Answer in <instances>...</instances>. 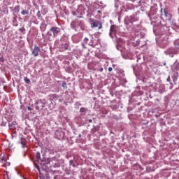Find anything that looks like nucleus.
Returning <instances> with one entry per match:
<instances>
[{
	"label": "nucleus",
	"instance_id": "nucleus-1",
	"mask_svg": "<svg viewBox=\"0 0 179 179\" xmlns=\"http://www.w3.org/2000/svg\"><path fill=\"white\" fill-rule=\"evenodd\" d=\"M89 22L91 24L92 29L94 27H99V29H102L103 24L101 22H99V21H95L92 18H90Z\"/></svg>",
	"mask_w": 179,
	"mask_h": 179
},
{
	"label": "nucleus",
	"instance_id": "nucleus-2",
	"mask_svg": "<svg viewBox=\"0 0 179 179\" xmlns=\"http://www.w3.org/2000/svg\"><path fill=\"white\" fill-rule=\"evenodd\" d=\"M120 28L116 25H112L110 29V37H114L117 34V32L118 31V29Z\"/></svg>",
	"mask_w": 179,
	"mask_h": 179
},
{
	"label": "nucleus",
	"instance_id": "nucleus-3",
	"mask_svg": "<svg viewBox=\"0 0 179 179\" xmlns=\"http://www.w3.org/2000/svg\"><path fill=\"white\" fill-rule=\"evenodd\" d=\"M0 163L2 164V167H8L10 166V163L6 161V157L5 156L0 155Z\"/></svg>",
	"mask_w": 179,
	"mask_h": 179
},
{
	"label": "nucleus",
	"instance_id": "nucleus-4",
	"mask_svg": "<svg viewBox=\"0 0 179 179\" xmlns=\"http://www.w3.org/2000/svg\"><path fill=\"white\" fill-rule=\"evenodd\" d=\"M50 163H51V159L50 158H48L42 160L41 159L40 164L43 166V167L44 166L48 167V166H49V167H51Z\"/></svg>",
	"mask_w": 179,
	"mask_h": 179
},
{
	"label": "nucleus",
	"instance_id": "nucleus-5",
	"mask_svg": "<svg viewBox=\"0 0 179 179\" xmlns=\"http://www.w3.org/2000/svg\"><path fill=\"white\" fill-rule=\"evenodd\" d=\"M50 31L53 34V37H57L61 32V29L57 27H52L50 28Z\"/></svg>",
	"mask_w": 179,
	"mask_h": 179
},
{
	"label": "nucleus",
	"instance_id": "nucleus-6",
	"mask_svg": "<svg viewBox=\"0 0 179 179\" xmlns=\"http://www.w3.org/2000/svg\"><path fill=\"white\" fill-rule=\"evenodd\" d=\"M55 135L57 139H62L65 136V133L61 130H57L55 131Z\"/></svg>",
	"mask_w": 179,
	"mask_h": 179
},
{
	"label": "nucleus",
	"instance_id": "nucleus-7",
	"mask_svg": "<svg viewBox=\"0 0 179 179\" xmlns=\"http://www.w3.org/2000/svg\"><path fill=\"white\" fill-rule=\"evenodd\" d=\"M39 52H40V47L35 45L34 48L32 50L33 55H34V57H38Z\"/></svg>",
	"mask_w": 179,
	"mask_h": 179
},
{
	"label": "nucleus",
	"instance_id": "nucleus-8",
	"mask_svg": "<svg viewBox=\"0 0 179 179\" xmlns=\"http://www.w3.org/2000/svg\"><path fill=\"white\" fill-rule=\"evenodd\" d=\"M20 143H21L22 148H26V146H27V145L26 144V139L25 138H22L21 140H20Z\"/></svg>",
	"mask_w": 179,
	"mask_h": 179
},
{
	"label": "nucleus",
	"instance_id": "nucleus-9",
	"mask_svg": "<svg viewBox=\"0 0 179 179\" xmlns=\"http://www.w3.org/2000/svg\"><path fill=\"white\" fill-rule=\"evenodd\" d=\"M36 162H38V163H40V161L41 160V155L40 154L39 152H37L36 154Z\"/></svg>",
	"mask_w": 179,
	"mask_h": 179
},
{
	"label": "nucleus",
	"instance_id": "nucleus-10",
	"mask_svg": "<svg viewBox=\"0 0 179 179\" xmlns=\"http://www.w3.org/2000/svg\"><path fill=\"white\" fill-rule=\"evenodd\" d=\"M69 48V45L68 43H65L64 45H62V51H65V50H68Z\"/></svg>",
	"mask_w": 179,
	"mask_h": 179
},
{
	"label": "nucleus",
	"instance_id": "nucleus-11",
	"mask_svg": "<svg viewBox=\"0 0 179 179\" xmlns=\"http://www.w3.org/2000/svg\"><path fill=\"white\" fill-rule=\"evenodd\" d=\"M14 10L15 12H16L17 13H19L20 10V6H16L14 8Z\"/></svg>",
	"mask_w": 179,
	"mask_h": 179
},
{
	"label": "nucleus",
	"instance_id": "nucleus-12",
	"mask_svg": "<svg viewBox=\"0 0 179 179\" xmlns=\"http://www.w3.org/2000/svg\"><path fill=\"white\" fill-rule=\"evenodd\" d=\"M21 14L24 15H29V10H24L21 12Z\"/></svg>",
	"mask_w": 179,
	"mask_h": 179
},
{
	"label": "nucleus",
	"instance_id": "nucleus-13",
	"mask_svg": "<svg viewBox=\"0 0 179 179\" xmlns=\"http://www.w3.org/2000/svg\"><path fill=\"white\" fill-rule=\"evenodd\" d=\"M24 80L25 83H27V85H29L30 79H29L27 77H24Z\"/></svg>",
	"mask_w": 179,
	"mask_h": 179
},
{
	"label": "nucleus",
	"instance_id": "nucleus-14",
	"mask_svg": "<svg viewBox=\"0 0 179 179\" xmlns=\"http://www.w3.org/2000/svg\"><path fill=\"white\" fill-rule=\"evenodd\" d=\"M52 99H54V100H58V94H52Z\"/></svg>",
	"mask_w": 179,
	"mask_h": 179
},
{
	"label": "nucleus",
	"instance_id": "nucleus-15",
	"mask_svg": "<svg viewBox=\"0 0 179 179\" xmlns=\"http://www.w3.org/2000/svg\"><path fill=\"white\" fill-rule=\"evenodd\" d=\"M36 15H37V17H38L39 19L42 17H41V13L40 11H38V12H37Z\"/></svg>",
	"mask_w": 179,
	"mask_h": 179
},
{
	"label": "nucleus",
	"instance_id": "nucleus-16",
	"mask_svg": "<svg viewBox=\"0 0 179 179\" xmlns=\"http://www.w3.org/2000/svg\"><path fill=\"white\" fill-rule=\"evenodd\" d=\"M69 164H70V166H73V167H75V164L73 163V160H70Z\"/></svg>",
	"mask_w": 179,
	"mask_h": 179
},
{
	"label": "nucleus",
	"instance_id": "nucleus-17",
	"mask_svg": "<svg viewBox=\"0 0 179 179\" xmlns=\"http://www.w3.org/2000/svg\"><path fill=\"white\" fill-rule=\"evenodd\" d=\"M80 113H85V112H86V108H81L80 109Z\"/></svg>",
	"mask_w": 179,
	"mask_h": 179
},
{
	"label": "nucleus",
	"instance_id": "nucleus-18",
	"mask_svg": "<svg viewBox=\"0 0 179 179\" xmlns=\"http://www.w3.org/2000/svg\"><path fill=\"white\" fill-rule=\"evenodd\" d=\"M84 43H85V44H87V43H89V38H84Z\"/></svg>",
	"mask_w": 179,
	"mask_h": 179
},
{
	"label": "nucleus",
	"instance_id": "nucleus-19",
	"mask_svg": "<svg viewBox=\"0 0 179 179\" xmlns=\"http://www.w3.org/2000/svg\"><path fill=\"white\" fill-rule=\"evenodd\" d=\"M41 26H42V27H43L45 29H45H47V24H45V23L41 24Z\"/></svg>",
	"mask_w": 179,
	"mask_h": 179
},
{
	"label": "nucleus",
	"instance_id": "nucleus-20",
	"mask_svg": "<svg viewBox=\"0 0 179 179\" xmlns=\"http://www.w3.org/2000/svg\"><path fill=\"white\" fill-rule=\"evenodd\" d=\"M20 31H26V29L22 27V28L20 29Z\"/></svg>",
	"mask_w": 179,
	"mask_h": 179
},
{
	"label": "nucleus",
	"instance_id": "nucleus-21",
	"mask_svg": "<svg viewBox=\"0 0 179 179\" xmlns=\"http://www.w3.org/2000/svg\"><path fill=\"white\" fill-rule=\"evenodd\" d=\"M62 87H64L66 89L67 86H66V83H62Z\"/></svg>",
	"mask_w": 179,
	"mask_h": 179
},
{
	"label": "nucleus",
	"instance_id": "nucleus-22",
	"mask_svg": "<svg viewBox=\"0 0 179 179\" xmlns=\"http://www.w3.org/2000/svg\"><path fill=\"white\" fill-rule=\"evenodd\" d=\"M108 71H109V72H111V71H113V68L109 67V68H108Z\"/></svg>",
	"mask_w": 179,
	"mask_h": 179
},
{
	"label": "nucleus",
	"instance_id": "nucleus-23",
	"mask_svg": "<svg viewBox=\"0 0 179 179\" xmlns=\"http://www.w3.org/2000/svg\"><path fill=\"white\" fill-rule=\"evenodd\" d=\"M27 110H29L30 111L31 110V108L30 106H28Z\"/></svg>",
	"mask_w": 179,
	"mask_h": 179
},
{
	"label": "nucleus",
	"instance_id": "nucleus-24",
	"mask_svg": "<svg viewBox=\"0 0 179 179\" xmlns=\"http://www.w3.org/2000/svg\"><path fill=\"white\" fill-rule=\"evenodd\" d=\"M89 122H93V120L92 119L88 120Z\"/></svg>",
	"mask_w": 179,
	"mask_h": 179
},
{
	"label": "nucleus",
	"instance_id": "nucleus-25",
	"mask_svg": "<svg viewBox=\"0 0 179 179\" xmlns=\"http://www.w3.org/2000/svg\"><path fill=\"white\" fill-rule=\"evenodd\" d=\"M48 36H52V34H51V33L48 32Z\"/></svg>",
	"mask_w": 179,
	"mask_h": 179
},
{
	"label": "nucleus",
	"instance_id": "nucleus-26",
	"mask_svg": "<svg viewBox=\"0 0 179 179\" xmlns=\"http://www.w3.org/2000/svg\"><path fill=\"white\" fill-rule=\"evenodd\" d=\"M37 170H38V171H40V167L39 166H36Z\"/></svg>",
	"mask_w": 179,
	"mask_h": 179
},
{
	"label": "nucleus",
	"instance_id": "nucleus-27",
	"mask_svg": "<svg viewBox=\"0 0 179 179\" xmlns=\"http://www.w3.org/2000/svg\"><path fill=\"white\" fill-rule=\"evenodd\" d=\"M97 12L98 13H101V11L100 10H99Z\"/></svg>",
	"mask_w": 179,
	"mask_h": 179
},
{
	"label": "nucleus",
	"instance_id": "nucleus-28",
	"mask_svg": "<svg viewBox=\"0 0 179 179\" xmlns=\"http://www.w3.org/2000/svg\"><path fill=\"white\" fill-rule=\"evenodd\" d=\"M78 136H79V138H81L82 135H81V134H79Z\"/></svg>",
	"mask_w": 179,
	"mask_h": 179
},
{
	"label": "nucleus",
	"instance_id": "nucleus-29",
	"mask_svg": "<svg viewBox=\"0 0 179 179\" xmlns=\"http://www.w3.org/2000/svg\"><path fill=\"white\" fill-rule=\"evenodd\" d=\"M165 16H167V13H165Z\"/></svg>",
	"mask_w": 179,
	"mask_h": 179
}]
</instances>
